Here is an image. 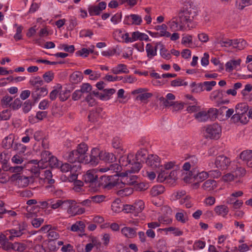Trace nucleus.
Masks as SVG:
<instances>
[{"mask_svg": "<svg viewBox=\"0 0 252 252\" xmlns=\"http://www.w3.org/2000/svg\"><path fill=\"white\" fill-rule=\"evenodd\" d=\"M246 170L242 167H237L234 171V175L236 177H243L246 174Z\"/></svg>", "mask_w": 252, "mask_h": 252, "instance_id": "0e129e2a", "label": "nucleus"}, {"mask_svg": "<svg viewBox=\"0 0 252 252\" xmlns=\"http://www.w3.org/2000/svg\"><path fill=\"white\" fill-rule=\"evenodd\" d=\"M76 151L77 153L76 154L77 156L79 157V158H78V163L88 164V158L87 154L79 152V151Z\"/></svg>", "mask_w": 252, "mask_h": 252, "instance_id": "49530a36", "label": "nucleus"}, {"mask_svg": "<svg viewBox=\"0 0 252 252\" xmlns=\"http://www.w3.org/2000/svg\"><path fill=\"white\" fill-rule=\"evenodd\" d=\"M100 160H103L105 162L112 164L116 160V157L112 153H107L101 151L100 154Z\"/></svg>", "mask_w": 252, "mask_h": 252, "instance_id": "aec40b11", "label": "nucleus"}, {"mask_svg": "<svg viewBox=\"0 0 252 252\" xmlns=\"http://www.w3.org/2000/svg\"><path fill=\"white\" fill-rule=\"evenodd\" d=\"M101 151L96 148H93L91 151V154L88 156V163H90L93 165H97L100 160V154Z\"/></svg>", "mask_w": 252, "mask_h": 252, "instance_id": "9b49d317", "label": "nucleus"}, {"mask_svg": "<svg viewBox=\"0 0 252 252\" xmlns=\"http://www.w3.org/2000/svg\"><path fill=\"white\" fill-rule=\"evenodd\" d=\"M224 91L222 90H216L213 91L210 95V99L212 101L220 100L223 98Z\"/></svg>", "mask_w": 252, "mask_h": 252, "instance_id": "b1692460", "label": "nucleus"}, {"mask_svg": "<svg viewBox=\"0 0 252 252\" xmlns=\"http://www.w3.org/2000/svg\"><path fill=\"white\" fill-rule=\"evenodd\" d=\"M44 178H38L39 182L40 184H43L44 183H47L49 184L52 185L55 183V180L52 179V173L51 171L49 170H46L44 171Z\"/></svg>", "mask_w": 252, "mask_h": 252, "instance_id": "6ab92c4d", "label": "nucleus"}, {"mask_svg": "<svg viewBox=\"0 0 252 252\" xmlns=\"http://www.w3.org/2000/svg\"><path fill=\"white\" fill-rule=\"evenodd\" d=\"M111 70L114 74H118L121 73L126 74L129 72V70L127 68V66L122 63L119 64L117 66L112 68Z\"/></svg>", "mask_w": 252, "mask_h": 252, "instance_id": "a878e982", "label": "nucleus"}, {"mask_svg": "<svg viewBox=\"0 0 252 252\" xmlns=\"http://www.w3.org/2000/svg\"><path fill=\"white\" fill-rule=\"evenodd\" d=\"M61 162L59 161L57 158L52 156L48 162V165H49L51 168H59L61 165Z\"/></svg>", "mask_w": 252, "mask_h": 252, "instance_id": "c03bdc74", "label": "nucleus"}, {"mask_svg": "<svg viewBox=\"0 0 252 252\" xmlns=\"http://www.w3.org/2000/svg\"><path fill=\"white\" fill-rule=\"evenodd\" d=\"M50 155L51 153L47 151H44L41 154V158L40 160V163L44 165L45 168L48 166V162L50 159Z\"/></svg>", "mask_w": 252, "mask_h": 252, "instance_id": "f704fd0d", "label": "nucleus"}, {"mask_svg": "<svg viewBox=\"0 0 252 252\" xmlns=\"http://www.w3.org/2000/svg\"><path fill=\"white\" fill-rule=\"evenodd\" d=\"M14 26L17 27L16 33L14 35V38L16 41H18L22 39V32L23 27L22 26H18L17 24H15Z\"/></svg>", "mask_w": 252, "mask_h": 252, "instance_id": "5fc2aeb1", "label": "nucleus"}, {"mask_svg": "<svg viewBox=\"0 0 252 252\" xmlns=\"http://www.w3.org/2000/svg\"><path fill=\"white\" fill-rule=\"evenodd\" d=\"M152 94L150 93H145L141 94H139L136 97V99L137 100H140L141 101H144L145 100H147L149 98L152 97Z\"/></svg>", "mask_w": 252, "mask_h": 252, "instance_id": "680f3d73", "label": "nucleus"}, {"mask_svg": "<svg viewBox=\"0 0 252 252\" xmlns=\"http://www.w3.org/2000/svg\"><path fill=\"white\" fill-rule=\"evenodd\" d=\"M70 91L65 90L61 92L59 94V98L62 101H65L70 96Z\"/></svg>", "mask_w": 252, "mask_h": 252, "instance_id": "e2e57ef3", "label": "nucleus"}, {"mask_svg": "<svg viewBox=\"0 0 252 252\" xmlns=\"http://www.w3.org/2000/svg\"><path fill=\"white\" fill-rule=\"evenodd\" d=\"M221 127L217 123L208 125L205 127V137L211 139H218L221 135Z\"/></svg>", "mask_w": 252, "mask_h": 252, "instance_id": "39448f33", "label": "nucleus"}, {"mask_svg": "<svg viewBox=\"0 0 252 252\" xmlns=\"http://www.w3.org/2000/svg\"><path fill=\"white\" fill-rule=\"evenodd\" d=\"M161 48L160 49V54L161 56L166 59L169 60L171 58L170 53L168 52L167 50L164 47V45L161 44Z\"/></svg>", "mask_w": 252, "mask_h": 252, "instance_id": "3c124183", "label": "nucleus"}, {"mask_svg": "<svg viewBox=\"0 0 252 252\" xmlns=\"http://www.w3.org/2000/svg\"><path fill=\"white\" fill-rule=\"evenodd\" d=\"M155 29L160 32H158L160 34V36H164L166 37H169L170 36V33L167 31V26L164 24H162L161 25L156 26L155 27Z\"/></svg>", "mask_w": 252, "mask_h": 252, "instance_id": "c756f323", "label": "nucleus"}, {"mask_svg": "<svg viewBox=\"0 0 252 252\" xmlns=\"http://www.w3.org/2000/svg\"><path fill=\"white\" fill-rule=\"evenodd\" d=\"M98 176L96 172L94 170H88L84 176V181L86 183H96Z\"/></svg>", "mask_w": 252, "mask_h": 252, "instance_id": "2eb2a0df", "label": "nucleus"}, {"mask_svg": "<svg viewBox=\"0 0 252 252\" xmlns=\"http://www.w3.org/2000/svg\"><path fill=\"white\" fill-rule=\"evenodd\" d=\"M120 169V167L117 163L110 164L108 167L105 168H101L99 171L101 172H105L108 170H113L115 173H117Z\"/></svg>", "mask_w": 252, "mask_h": 252, "instance_id": "37998d69", "label": "nucleus"}, {"mask_svg": "<svg viewBox=\"0 0 252 252\" xmlns=\"http://www.w3.org/2000/svg\"><path fill=\"white\" fill-rule=\"evenodd\" d=\"M106 7V3L104 1H101L98 3L97 5H90L88 7V12L91 16L99 15L102 11L105 9Z\"/></svg>", "mask_w": 252, "mask_h": 252, "instance_id": "1a4fd4ad", "label": "nucleus"}, {"mask_svg": "<svg viewBox=\"0 0 252 252\" xmlns=\"http://www.w3.org/2000/svg\"><path fill=\"white\" fill-rule=\"evenodd\" d=\"M85 224L83 221H77L72 224L70 227V230L73 232L80 231L84 232L85 231Z\"/></svg>", "mask_w": 252, "mask_h": 252, "instance_id": "7c9ffc66", "label": "nucleus"}, {"mask_svg": "<svg viewBox=\"0 0 252 252\" xmlns=\"http://www.w3.org/2000/svg\"><path fill=\"white\" fill-rule=\"evenodd\" d=\"M35 181L33 177H27L22 175L20 178L18 179L17 185L21 188L27 187L30 183H33Z\"/></svg>", "mask_w": 252, "mask_h": 252, "instance_id": "412c9836", "label": "nucleus"}, {"mask_svg": "<svg viewBox=\"0 0 252 252\" xmlns=\"http://www.w3.org/2000/svg\"><path fill=\"white\" fill-rule=\"evenodd\" d=\"M190 178H194L198 182H202L209 177L208 172L202 171L199 173L191 172Z\"/></svg>", "mask_w": 252, "mask_h": 252, "instance_id": "cd10ccee", "label": "nucleus"}, {"mask_svg": "<svg viewBox=\"0 0 252 252\" xmlns=\"http://www.w3.org/2000/svg\"><path fill=\"white\" fill-rule=\"evenodd\" d=\"M164 187L161 185H158L153 186L150 190V194L152 196H157L164 192Z\"/></svg>", "mask_w": 252, "mask_h": 252, "instance_id": "bb28decb", "label": "nucleus"}, {"mask_svg": "<svg viewBox=\"0 0 252 252\" xmlns=\"http://www.w3.org/2000/svg\"><path fill=\"white\" fill-rule=\"evenodd\" d=\"M116 92L114 89H109L103 90V94H101L99 98L101 100H108L110 99L111 95Z\"/></svg>", "mask_w": 252, "mask_h": 252, "instance_id": "4c0bfd02", "label": "nucleus"}, {"mask_svg": "<svg viewBox=\"0 0 252 252\" xmlns=\"http://www.w3.org/2000/svg\"><path fill=\"white\" fill-rule=\"evenodd\" d=\"M248 110V105L245 103L238 104L235 107L236 113H240L244 115V113H247Z\"/></svg>", "mask_w": 252, "mask_h": 252, "instance_id": "a19ab883", "label": "nucleus"}, {"mask_svg": "<svg viewBox=\"0 0 252 252\" xmlns=\"http://www.w3.org/2000/svg\"><path fill=\"white\" fill-rule=\"evenodd\" d=\"M146 163L153 168H157L160 165L159 158L157 155H151L148 157Z\"/></svg>", "mask_w": 252, "mask_h": 252, "instance_id": "f3484780", "label": "nucleus"}, {"mask_svg": "<svg viewBox=\"0 0 252 252\" xmlns=\"http://www.w3.org/2000/svg\"><path fill=\"white\" fill-rule=\"evenodd\" d=\"M241 60H231L226 63L225 64V68L226 71H231L235 69L240 64Z\"/></svg>", "mask_w": 252, "mask_h": 252, "instance_id": "c9c22d12", "label": "nucleus"}, {"mask_svg": "<svg viewBox=\"0 0 252 252\" xmlns=\"http://www.w3.org/2000/svg\"><path fill=\"white\" fill-rule=\"evenodd\" d=\"M12 100V97L9 95L4 96L1 100V105L3 108L10 107V102Z\"/></svg>", "mask_w": 252, "mask_h": 252, "instance_id": "603ef678", "label": "nucleus"}, {"mask_svg": "<svg viewBox=\"0 0 252 252\" xmlns=\"http://www.w3.org/2000/svg\"><path fill=\"white\" fill-rule=\"evenodd\" d=\"M158 49V43L155 47H154L150 43L147 44L146 46V52L147 56L150 59H152L154 57L157 55Z\"/></svg>", "mask_w": 252, "mask_h": 252, "instance_id": "393cba45", "label": "nucleus"}, {"mask_svg": "<svg viewBox=\"0 0 252 252\" xmlns=\"http://www.w3.org/2000/svg\"><path fill=\"white\" fill-rule=\"evenodd\" d=\"M132 24L134 25H140L142 22V19L141 16L137 14H130Z\"/></svg>", "mask_w": 252, "mask_h": 252, "instance_id": "8fccbe9b", "label": "nucleus"}, {"mask_svg": "<svg viewBox=\"0 0 252 252\" xmlns=\"http://www.w3.org/2000/svg\"><path fill=\"white\" fill-rule=\"evenodd\" d=\"M214 211L217 215L224 217L228 214L229 209L225 205H219L215 207Z\"/></svg>", "mask_w": 252, "mask_h": 252, "instance_id": "2f4dec72", "label": "nucleus"}, {"mask_svg": "<svg viewBox=\"0 0 252 252\" xmlns=\"http://www.w3.org/2000/svg\"><path fill=\"white\" fill-rule=\"evenodd\" d=\"M76 151L77 153L76 154L77 156L79 157V158H78V163L88 164V158L87 154L79 152V151Z\"/></svg>", "mask_w": 252, "mask_h": 252, "instance_id": "de8ad7c7", "label": "nucleus"}, {"mask_svg": "<svg viewBox=\"0 0 252 252\" xmlns=\"http://www.w3.org/2000/svg\"><path fill=\"white\" fill-rule=\"evenodd\" d=\"M126 158L127 161H128L129 169L126 172L129 173L138 172L142 167V163L136 160L132 154H128Z\"/></svg>", "mask_w": 252, "mask_h": 252, "instance_id": "6e6552de", "label": "nucleus"}, {"mask_svg": "<svg viewBox=\"0 0 252 252\" xmlns=\"http://www.w3.org/2000/svg\"><path fill=\"white\" fill-rule=\"evenodd\" d=\"M122 184H123V181L119 179L117 173L112 176H101L98 186L102 189H110L114 187H121Z\"/></svg>", "mask_w": 252, "mask_h": 252, "instance_id": "f03ea898", "label": "nucleus"}, {"mask_svg": "<svg viewBox=\"0 0 252 252\" xmlns=\"http://www.w3.org/2000/svg\"><path fill=\"white\" fill-rule=\"evenodd\" d=\"M15 140V136L13 134H10L5 137L2 141V147L5 149L13 148L14 150H17L18 147L22 146L25 150L26 147L20 143H15L14 145L13 143Z\"/></svg>", "mask_w": 252, "mask_h": 252, "instance_id": "423d86ee", "label": "nucleus"}, {"mask_svg": "<svg viewBox=\"0 0 252 252\" xmlns=\"http://www.w3.org/2000/svg\"><path fill=\"white\" fill-rule=\"evenodd\" d=\"M48 94V90L45 87H37L34 89V91L32 93V97L34 102H36L41 97L46 95Z\"/></svg>", "mask_w": 252, "mask_h": 252, "instance_id": "ddd939ff", "label": "nucleus"}, {"mask_svg": "<svg viewBox=\"0 0 252 252\" xmlns=\"http://www.w3.org/2000/svg\"><path fill=\"white\" fill-rule=\"evenodd\" d=\"M196 15L195 8L191 6L183 7L178 13V17H173L167 24L172 31L190 30L195 27L193 21Z\"/></svg>", "mask_w": 252, "mask_h": 252, "instance_id": "f257e3e1", "label": "nucleus"}, {"mask_svg": "<svg viewBox=\"0 0 252 252\" xmlns=\"http://www.w3.org/2000/svg\"><path fill=\"white\" fill-rule=\"evenodd\" d=\"M147 151L145 149H141L137 152L134 158L140 162L144 163L147 159Z\"/></svg>", "mask_w": 252, "mask_h": 252, "instance_id": "5701e85b", "label": "nucleus"}, {"mask_svg": "<svg viewBox=\"0 0 252 252\" xmlns=\"http://www.w3.org/2000/svg\"><path fill=\"white\" fill-rule=\"evenodd\" d=\"M216 187V182L214 180L209 179L206 181L202 185V188L208 191L213 190Z\"/></svg>", "mask_w": 252, "mask_h": 252, "instance_id": "e433bc0d", "label": "nucleus"}, {"mask_svg": "<svg viewBox=\"0 0 252 252\" xmlns=\"http://www.w3.org/2000/svg\"><path fill=\"white\" fill-rule=\"evenodd\" d=\"M77 153L75 150L68 153L66 157L67 160L70 163L78 162V158H79V157L77 156Z\"/></svg>", "mask_w": 252, "mask_h": 252, "instance_id": "ea45409f", "label": "nucleus"}, {"mask_svg": "<svg viewBox=\"0 0 252 252\" xmlns=\"http://www.w3.org/2000/svg\"><path fill=\"white\" fill-rule=\"evenodd\" d=\"M3 168L5 171H9L12 173H18L23 170V167L21 166H15L13 167H9L8 168L3 166Z\"/></svg>", "mask_w": 252, "mask_h": 252, "instance_id": "13d9d810", "label": "nucleus"}, {"mask_svg": "<svg viewBox=\"0 0 252 252\" xmlns=\"http://www.w3.org/2000/svg\"><path fill=\"white\" fill-rule=\"evenodd\" d=\"M240 158L245 161L249 167H252V150H245L240 155Z\"/></svg>", "mask_w": 252, "mask_h": 252, "instance_id": "4468645a", "label": "nucleus"}, {"mask_svg": "<svg viewBox=\"0 0 252 252\" xmlns=\"http://www.w3.org/2000/svg\"><path fill=\"white\" fill-rule=\"evenodd\" d=\"M231 162V160L229 158L222 155L216 158L215 164L218 169L223 170L227 169Z\"/></svg>", "mask_w": 252, "mask_h": 252, "instance_id": "0eeeda50", "label": "nucleus"}, {"mask_svg": "<svg viewBox=\"0 0 252 252\" xmlns=\"http://www.w3.org/2000/svg\"><path fill=\"white\" fill-rule=\"evenodd\" d=\"M11 111L8 109L2 111L0 113V119L2 120H7L11 116Z\"/></svg>", "mask_w": 252, "mask_h": 252, "instance_id": "69168bd1", "label": "nucleus"}, {"mask_svg": "<svg viewBox=\"0 0 252 252\" xmlns=\"http://www.w3.org/2000/svg\"><path fill=\"white\" fill-rule=\"evenodd\" d=\"M204 90L207 92L211 91L213 87L216 85V82L215 81H205L202 83Z\"/></svg>", "mask_w": 252, "mask_h": 252, "instance_id": "864d4df0", "label": "nucleus"}, {"mask_svg": "<svg viewBox=\"0 0 252 252\" xmlns=\"http://www.w3.org/2000/svg\"><path fill=\"white\" fill-rule=\"evenodd\" d=\"M112 146L117 150V152L120 154L122 155L125 152L126 150L124 148L122 140L118 137H115L112 140Z\"/></svg>", "mask_w": 252, "mask_h": 252, "instance_id": "a211bd4d", "label": "nucleus"}, {"mask_svg": "<svg viewBox=\"0 0 252 252\" xmlns=\"http://www.w3.org/2000/svg\"><path fill=\"white\" fill-rule=\"evenodd\" d=\"M92 86L89 83H83L81 86L80 91L82 94L90 93L92 90Z\"/></svg>", "mask_w": 252, "mask_h": 252, "instance_id": "774afa93", "label": "nucleus"}, {"mask_svg": "<svg viewBox=\"0 0 252 252\" xmlns=\"http://www.w3.org/2000/svg\"><path fill=\"white\" fill-rule=\"evenodd\" d=\"M176 219L181 223H185L188 220V218L186 214L183 212H178L175 215Z\"/></svg>", "mask_w": 252, "mask_h": 252, "instance_id": "09e8293b", "label": "nucleus"}, {"mask_svg": "<svg viewBox=\"0 0 252 252\" xmlns=\"http://www.w3.org/2000/svg\"><path fill=\"white\" fill-rule=\"evenodd\" d=\"M76 204V202L73 200H63L62 209L66 210L68 214L73 216V212Z\"/></svg>", "mask_w": 252, "mask_h": 252, "instance_id": "f8f14e48", "label": "nucleus"}, {"mask_svg": "<svg viewBox=\"0 0 252 252\" xmlns=\"http://www.w3.org/2000/svg\"><path fill=\"white\" fill-rule=\"evenodd\" d=\"M188 83L185 81L180 78H178L176 80H174L171 82V86L172 87L187 86Z\"/></svg>", "mask_w": 252, "mask_h": 252, "instance_id": "a18cd8bd", "label": "nucleus"}, {"mask_svg": "<svg viewBox=\"0 0 252 252\" xmlns=\"http://www.w3.org/2000/svg\"><path fill=\"white\" fill-rule=\"evenodd\" d=\"M104 115L102 108L101 107H96L90 111L88 116L89 120L92 123L98 122L100 119H101Z\"/></svg>", "mask_w": 252, "mask_h": 252, "instance_id": "9d476101", "label": "nucleus"}, {"mask_svg": "<svg viewBox=\"0 0 252 252\" xmlns=\"http://www.w3.org/2000/svg\"><path fill=\"white\" fill-rule=\"evenodd\" d=\"M22 105V101L19 98L15 99L13 102H11L10 104V107L13 110L18 109Z\"/></svg>", "mask_w": 252, "mask_h": 252, "instance_id": "338daca9", "label": "nucleus"}, {"mask_svg": "<svg viewBox=\"0 0 252 252\" xmlns=\"http://www.w3.org/2000/svg\"><path fill=\"white\" fill-rule=\"evenodd\" d=\"M133 205L134 209V216H137L138 214L141 213L145 207L144 202L141 200L136 201Z\"/></svg>", "mask_w": 252, "mask_h": 252, "instance_id": "473e14b6", "label": "nucleus"}, {"mask_svg": "<svg viewBox=\"0 0 252 252\" xmlns=\"http://www.w3.org/2000/svg\"><path fill=\"white\" fill-rule=\"evenodd\" d=\"M60 48L63 49L65 52L73 53L75 50V47L74 45H68L65 44H62L60 45Z\"/></svg>", "mask_w": 252, "mask_h": 252, "instance_id": "bf43d9fd", "label": "nucleus"}, {"mask_svg": "<svg viewBox=\"0 0 252 252\" xmlns=\"http://www.w3.org/2000/svg\"><path fill=\"white\" fill-rule=\"evenodd\" d=\"M106 196L104 195H96L90 197L92 202L95 203H100L104 201L106 199Z\"/></svg>", "mask_w": 252, "mask_h": 252, "instance_id": "6e6d98bb", "label": "nucleus"}, {"mask_svg": "<svg viewBox=\"0 0 252 252\" xmlns=\"http://www.w3.org/2000/svg\"><path fill=\"white\" fill-rule=\"evenodd\" d=\"M9 236V233H8V230L5 231L3 233L0 235V244L2 249L4 251H6L8 248H9L8 246H10L9 245L11 242H9V241H10L8 239Z\"/></svg>", "mask_w": 252, "mask_h": 252, "instance_id": "dca6fc26", "label": "nucleus"}, {"mask_svg": "<svg viewBox=\"0 0 252 252\" xmlns=\"http://www.w3.org/2000/svg\"><path fill=\"white\" fill-rule=\"evenodd\" d=\"M122 232L127 237L132 238L136 236L135 229L129 227L122 228Z\"/></svg>", "mask_w": 252, "mask_h": 252, "instance_id": "58836bf2", "label": "nucleus"}, {"mask_svg": "<svg viewBox=\"0 0 252 252\" xmlns=\"http://www.w3.org/2000/svg\"><path fill=\"white\" fill-rule=\"evenodd\" d=\"M149 188V185L147 184L144 183L143 182H141L139 183H137L134 185L135 189L139 191H144L148 189Z\"/></svg>", "mask_w": 252, "mask_h": 252, "instance_id": "4d7b16f0", "label": "nucleus"}, {"mask_svg": "<svg viewBox=\"0 0 252 252\" xmlns=\"http://www.w3.org/2000/svg\"><path fill=\"white\" fill-rule=\"evenodd\" d=\"M133 42L137 40H149L148 36L144 33H141L138 31L133 32L132 33Z\"/></svg>", "mask_w": 252, "mask_h": 252, "instance_id": "72a5a7b5", "label": "nucleus"}, {"mask_svg": "<svg viewBox=\"0 0 252 252\" xmlns=\"http://www.w3.org/2000/svg\"><path fill=\"white\" fill-rule=\"evenodd\" d=\"M30 84L35 88L39 87L43 84V81L39 76L31 78L29 81Z\"/></svg>", "mask_w": 252, "mask_h": 252, "instance_id": "79ce46f5", "label": "nucleus"}, {"mask_svg": "<svg viewBox=\"0 0 252 252\" xmlns=\"http://www.w3.org/2000/svg\"><path fill=\"white\" fill-rule=\"evenodd\" d=\"M9 233L8 239L13 241L16 237H20L23 235L28 234V225L25 222H19L15 227L8 230Z\"/></svg>", "mask_w": 252, "mask_h": 252, "instance_id": "20e7f679", "label": "nucleus"}, {"mask_svg": "<svg viewBox=\"0 0 252 252\" xmlns=\"http://www.w3.org/2000/svg\"><path fill=\"white\" fill-rule=\"evenodd\" d=\"M219 110L215 108H210L207 111L202 110L195 113V119L199 122H205L209 120L214 121L218 117Z\"/></svg>", "mask_w": 252, "mask_h": 252, "instance_id": "7ed1b4c3", "label": "nucleus"}, {"mask_svg": "<svg viewBox=\"0 0 252 252\" xmlns=\"http://www.w3.org/2000/svg\"><path fill=\"white\" fill-rule=\"evenodd\" d=\"M82 73L80 71H75L70 76L69 78L70 82L74 84L80 83L83 79Z\"/></svg>", "mask_w": 252, "mask_h": 252, "instance_id": "c85d7f7f", "label": "nucleus"}, {"mask_svg": "<svg viewBox=\"0 0 252 252\" xmlns=\"http://www.w3.org/2000/svg\"><path fill=\"white\" fill-rule=\"evenodd\" d=\"M9 245L10 246H8L9 248H8V249L6 250V251L14 250L18 252H22L27 248L26 245L18 242H15L13 244L10 243Z\"/></svg>", "mask_w": 252, "mask_h": 252, "instance_id": "4be33fe9", "label": "nucleus"}, {"mask_svg": "<svg viewBox=\"0 0 252 252\" xmlns=\"http://www.w3.org/2000/svg\"><path fill=\"white\" fill-rule=\"evenodd\" d=\"M43 78L44 81L47 83L51 82L54 79V73L51 71L46 72L43 75Z\"/></svg>", "mask_w": 252, "mask_h": 252, "instance_id": "052dcab7", "label": "nucleus"}]
</instances>
